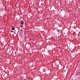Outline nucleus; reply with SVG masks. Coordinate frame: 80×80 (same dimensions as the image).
<instances>
[{"label":"nucleus","instance_id":"nucleus-1","mask_svg":"<svg viewBox=\"0 0 80 80\" xmlns=\"http://www.w3.org/2000/svg\"><path fill=\"white\" fill-rule=\"evenodd\" d=\"M24 24V22L23 21H22L21 22V25H23Z\"/></svg>","mask_w":80,"mask_h":80},{"label":"nucleus","instance_id":"nucleus-5","mask_svg":"<svg viewBox=\"0 0 80 80\" xmlns=\"http://www.w3.org/2000/svg\"><path fill=\"white\" fill-rule=\"evenodd\" d=\"M41 0V1H42V0Z\"/></svg>","mask_w":80,"mask_h":80},{"label":"nucleus","instance_id":"nucleus-2","mask_svg":"<svg viewBox=\"0 0 80 80\" xmlns=\"http://www.w3.org/2000/svg\"><path fill=\"white\" fill-rule=\"evenodd\" d=\"M12 30H15V28L13 27V26H12Z\"/></svg>","mask_w":80,"mask_h":80},{"label":"nucleus","instance_id":"nucleus-4","mask_svg":"<svg viewBox=\"0 0 80 80\" xmlns=\"http://www.w3.org/2000/svg\"><path fill=\"white\" fill-rule=\"evenodd\" d=\"M11 32H12V33H13V31H11Z\"/></svg>","mask_w":80,"mask_h":80},{"label":"nucleus","instance_id":"nucleus-3","mask_svg":"<svg viewBox=\"0 0 80 80\" xmlns=\"http://www.w3.org/2000/svg\"><path fill=\"white\" fill-rule=\"evenodd\" d=\"M20 27H23V26H22V25H20Z\"/></svg>","mask_w":80,"mask_h":80}]
</instances>
